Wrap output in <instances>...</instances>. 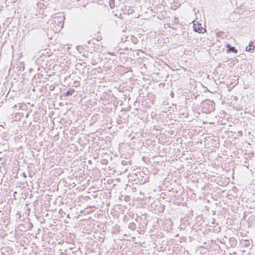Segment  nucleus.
I'll return each mask as SVG.
<instances>
[{
  "label": "nucleus",
  "instance_id": "obj_1",
  "mask_svg": "<svg viewBox=\"0 0 255 255\" xmlns=\"http://www.w3.org/2000/svg\"><path fill=\"white\" fill-rule=\"evenodd\" d=\"M64 17L62 14L53 16L52 19L49 20L50 27L55 31H59L62 28L64 24Z\"/></svg>",
  "mask_w": 255,
  "mask_h": 255
},
{
  "label": "nucleus",
  "instance_id": "obj_2",
  "mask_svg": "<svg viewBox=\"0 0 255 255\" xmlns=\"http://www.w3.org/2000/svg\"><path fill=\"white\" fill-rule=\"evenodd\" d=\"M193 28L195 32H198L199 33H203L205 31V28H203L201 24H195L194 23L193 24Z\"/></svg>",
  "mask_w": 255,
  "mask_h": 255
},
{
  "label": "nucleus",
  "instance_id": "obj_3",
  "mask_svg": "<svg viewBox=\"0 0 255 255\" xmlns=\"http://www.w3.org/2000/svg\"><path fill=\"white\" fill-rule=\"evenodd\" d=\"M205 104H206L209 106L208 109V112H211L214 110V103H213V102L208 100L207 101H205L203 104V105H205Z\"/></svg>",
  "mask_w": 255,
  "mask_h": 255
},
{
  "label": "nucleus",
  "instance_id": "obj_4",
  "mask_svg": "<svg viewBox=\"0 0 255 255\" xmlns=\"http://www.w3.org/2000/svg\"><path fill=\"white\" fill-rule=\"evenodd\" d=\"M37 7L40 9H44V8L46 7L47 6L46 2L43 0H40L37 2Z\"/></svg>",
  "mask_w": 255,
  "mask_h": 255
},
{
  "label": "nucleus",
  "instance_id": "obj_5",
  "mask_svg": "<svg viewBox=\"0 0 255 255\" xmlns=\"http://www.w3.org/2000/svg\"><path fill=\"white\" fill-rule=\"evenodd\" d=\"M122 10L125 13L129 14L132 12L133 9L129 6L125 5L122 8Z\"/></svg>",
  "mask_w": 255,
  "mask_h": 255
},
{
  "label": "nucleus",
  "instance_id": "obj_6",
  "mask_svg": "<svg viewBox=\"0 0 255 255\" xmlns=\"http://www.w3.org/2000/svg\"><path fill=\"white\" fill-rule=\"evenodd\" d=\"M227 47L228 48L227 51L228 52H232L235 53L238 52L237 49L235 47L232 46L230 44H227Z\"/></svg>",
  "mask_w": 255,
  "mask_h": 255
},
{
  "label": "nucleus",
  "instance_id": "obj_7",
  "mask_svg": "<svg viewBox=\"0 0 255 255\" xmlns=\"http://www.w3.org/2000/svg\"><path fill=\"white\" fill-rule=\"evenodd\" d=\"M255 48V46L250 43V44L246 47V51L252 52Z\"/></svg>",
  "mask_w": 255,
  "mask_h": 255
},
{
  "label": "nucleus",
  "instance_id": "obj_8",
  "mask_svg": "<svg viewBox=\"0 0 255 255\" xmlns=\"http://www.w3.org/2000/svg\"><path fill=\"white\" fill-rule=\"evenodd\" d=\"M75 92V90L74 89H70L69 90L67 91V92L64 94L65 96H70L72 95Z\"/></svg>",
  "mask_w": 255,
  "mask_h": 255
},
{
  "label": "nucleus",
  "instance_id": "obj_9",
  "mask_svg": "<svg viewBox=\"0 0 255 255\" xmlns=\"http://www.w3.org/2000/svg\"><path fill=\"white\" fill-rule=\"evenodd\" d=\"M109 5L111 8H114L115 7V0H109Z\"/></svg>",
  "mask_w": 255,
  "mask_h": 255
},
{
  "label": "nucleus",
  "instance_id": "obj_10",
  "mask_svg": "<svg viewBox=\"0 0 255 255\" xmlns=\"http://www.w3.org/2000/svg\"><path fill=\"white\" fill-rule=\"evenodd\" d=\"M107 54L110 55L116 56L115 53L113 52H108Z\"/></svg>",
  "mask_w": 255,
  "mask_h": 255
},
{
  "label": "nucleus",
  "instance_id": "obj_11",
  "mask_svg": "<svg viewBox=\"0 0 255 255\" xmlns=\"http://www.w3.org/2000/svg\"><path fill=\"white\" fill-rule=\"evenodd\" d=\"M22 176H23L24 178L26 177V174L24 172H23V173L22 174Z\"/></svg>",
  "mask_w": 255,
  "mask_h": 255
},
{
  "label": "nucleus",
  "instance_id": "obj_12",
  "mask_svg": "<svg viewBox=\"0 0 255 255\" xmlns=\"http://www.w3.org/2000/svg\"><path fill=\"white\" fill-rule=\"evenodd\" d=\"M87 43H88V44H90V40H88V41H87Z\"/></svg>",
  "mask_w": 255,
  "mask_h": 255
}]
</instances>
